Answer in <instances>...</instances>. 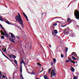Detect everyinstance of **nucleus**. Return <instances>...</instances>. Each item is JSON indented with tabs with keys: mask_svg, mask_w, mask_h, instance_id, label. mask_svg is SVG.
<instances>
[{
	"mask_svg": "<svg viewBox=\"0 0 79 79\" xmlns=\"http://www.w3.org/2000/svg\"><path fill=\"white\" fill-rule=\"evenodd\" d=\"M18 15H16L15 17V20L16 21H18L19 24L21 25V27L23 28H24V24H23V21L22 20V18L21 15H20V14L18 13Z\"/></svg>",
	"mask_w": 79,
	"mask_h": 79,
	"instance_id": "nucleus-1",
	"label": "nucleus"
},
{
	"mask_svg": "<svg viewBox=\"0 0 79 79\" xmlns=\"http://www.w3.org/2000/svg\"><path fill=\"white\" fill-rule=\"evenodd\" d=\"M74 15L75 16H76V18L77 19H79V11L76 10V12H74Z\"/></svg>",
	"mask_w": 79,
	"mask_h": 79,
	"instance_id": "nucleus-2",
	"label": "nucleus"
},
{
	"mask_svg": "<svg viewBox=\"0 0 79 79\" xmlns=\"http://www.w3.org/2000/svg\"><path fill=\"white\" fill-rule=\"evenodd\" d=\"M55 72V69H53L52 70L51 73V77H53V75H53V76H56V72Z\"/></svg>",
	"mask_w": 79,
	"mask_h": 79,
	"instance_id": "nucleus-3",
	"label": "nucleus"
},
{
	"mask_svg": "<svg viewBox=\"0 0 79 79\" xmlns=\"http://www.w3.org/2000/svg\"><path fill=\"white\" fill-rule=\"evenodd\" d=\"M1 35H5L7 38H8L9 37V36L7 34V32L6 31H5V32H1Z\"/></svg>",
	"mask_w": 79,
	"mask_h": 79,
	"instance_id": "nucleus-4",
	"label": "nucleus"
},
{
	"mask_svg": "<svg viewBox=\"0 0 79 79\" xmlns=\"http://www.w3.org/2000/svg\"><path fill=\"white\" fill-rule=\"evenodd\" d=\"M69 34V29H67L64 30V34Z\"/></svg>",
	"mask_w": 79,
	"mask_h": 79,
	"instance_id": "nucleus-5",
	"label": "nucleus"
},
{
	"mask_svg": "<svg viewBox=\"0 0 79 79\" xmlns=\"http://www.w3.org/2000/svg\"><path fill=\"white\" fill-rule=\"evenodd\" d=\"M9 34H10L11 37L12 38H14V40H15L16 39V37H15V36L12 33H9Z\"/></svg>",
	"mask_w": 79,
	"mask_h": 79,
	"instance_id": "nucleus-6",
	"label": "nucleus"
},
{
	"mask_svg": "<svg viewBox=\"0 0 79 79\" xmlns=\"http://www.w3.org/2000/svg\"><path fill=\"white\" fill-rule=\"evenodd\" d=\"M9 56L10 58H14V59H15L16 58V56L15 55H10Z\"/></svg>",
	"mask_w": 79,
	"mask_h": 79,
	"instance_id": "nucleus-7",
	"label": "nucleus"
},
{
	"mask_svg": "<svg viewBox=\"0 0 79 79\" xmlns=\"http://www.w3.org/2000/svg\"><path fill=\"white\" fill-rule=\"evenodd\" d=\"M23 15L25 17L26 19L27 20V21H29V19L27 18V16H26V14H25V13H23Z\"/></svg>",
	"mask_w": 79,
	"mask_h": 79,
	"instance_id": "nucleus-8",
	"label": "nucleus"
},
{
	"mask_svg": "<svg viewBox=\"0 0 79 79\" xmlns=\"http://www.w3.org/2000/svg\"><path fill=\"white\" fill-rule=\"evenodd\" d=\"M8 38H9V40H10V41L12 42H14V43H15V42L14 41L13 39L12 38H11L9 36Z\"/></svg>",
	"mask_w": 79,
	"mask_h": 79,
	"instance_id": "nucleus-9",
	"label": "nucleus"
},
{
	"mask_svg": "<svg viewBox=\"0 0 79 79\" xmlns=\"http://www.w3.org/2000/svg\"><path fill=\"white\" fill-rule=\"evenodd\" d=\"M68 59H69V61H70V62H71V63H76V62L72 60H71V58H68Z\"/></svg>",
	"mask_w": 79,
	"mask_h": 79,
	"instance_id": "nucleus-10",
	"label": "nucleus"
},
{
	"mask_svg": "<svg viewBox=\"0 0 79 79\" xmlns=\"http://www.w3.org/2000/svg\"><path fill=\"white\" fill-rule=\"evenodd\" d=\"M57 24H57V23H54V24H53V25H52V26H51L50 27V28L51 29H52V28H51V27H52V26H56V25H57Z\"/></svg>",
	"mask_w": 79,
	"mask_h": 79,
	"instance_id": "nucleus-11",
	"label": "nucleus"
},
{
	"mask_svg": "<svg viewBox=\"0 0 79 79\" xmlns=\"http://www.w3.org/2000/svg\"><path fill=\"white\" fill-rule=\"evenodd\" d=\"M71 70L73 72H74V71L75 70V69H74L73 67H71Z\"/></svg>",
	"mask_w": 79,
	"mask_h": 79,
	"instance_id": "nucleus-12",
	"label": "nucleus"
},
{
	"mask_svg": "<svg viewBox=\"0 0 79 79\" xmlns=\"http://www.w3.org/2000/svg\"><path fill=\"white\" fill-rule=\"evenodd\" d=\"M54 34H56L58 33V31L56 30H55L54 31Z\"/></svg>",
	"mask_w": 79,
	"mask_h": 79,
	"instance_id": "nucleus-13",
	"label": "nucleus"
},
{
	"mask_svg": "<svg viewBox=\"0 0 79 79\" xmlns=\"http://www.w3.org/2000/svg\"><path fill=\"white\" fill-rule=\"evenodd\" d=\"M44 79H49L47 77V75H44Z\"/></svg>",
	"mask_w": 79,
	"mask_h": 79,
	"instance_id": "nucleus-14",
	"label": "nucleus"
},
{
	"mask_svg": "<svg viewBox=\"0 0 79 79\" xmlns=\"http://www.w3.org/2000/svg\"><path fill=\"white\" fill-rule=\"evenodd\" d=\"M14 62L15 63V64H16L17 65H17H18V62H17V61H16V60H14Z\"/></svg>",
	"mask_w": 79,
	"mask_h": 79,
	"instance_id": "nucleus-15",
	"label": "nucleus"
},
{
	"mask_svg": "<svg viewBox=\"0 0 79 79\" xmlns=\"http://www.w3.org/2000/svg\"><path fill=\"white\" fill-rule=\"evenodd\" d=\"M20 73L21 74V73H22V66H21L20 67Z\"/></svg>",
	"mask_w": 79,
	"mask_h": 79,
	"instance_id": "nucleus-16",
	"label": "nucleus"
},
{
	"mask_svg": "<svg viewBox=\"0 0 79 79\" xmlns=\"http://www.w3.org/2000/svg\"><path fill=\"white\" fill-rule=\"evenodd\" d=\"M20 76L21 79H24L23 77V74H20Z\"/></svg>",
	"mask_w": 79,
	"mask_h": 79,
	"instance_id": "nucleus-17",
	"label": "nucleus"
},
{
	"mask_svg": "<svg viewBox=\"0 0 79 79\" xmlns=\"http://www.w3.org/2000/svg\"><path fill=\"white\" fill-rule=\"evenodd\" d=\"M6 23H7V24H11V23L10 22H9L8 21L6 22Z\"/></svg>",
	"mask_w": 79,
	"mask_h": 79,
	"instance_id": "nucleus-18",
	"label": "nucleus"
},
{
	"mask_svg": "<svg viewBox=\"0 0 79 79\" xmlns=\"http://www.w3.org/2000/svg\"><path fill=\"white\" fill-rule=\"evenodd\" d=\"M73 56H75V58H78L79 57L77 56V54H75V55H73Z\"/></svg>",
	"mask_w": 79,
	"mask_h": 79,
	"instance_id": "nucleus-19",
	"label": "nucleus"
},
{
	"mask_svg": "<svg viewBox=\"0 0 79 79\" xmlns=\"http://www.w3.org/2000/svg\"><path fill=\"white\" fill-rule=\"evenodd\" d=\"M37 65L39 66H42V65H41L39 63H37Z\"/></svg>",
	"mask_w": 79,
	"mask_h": 79,
	"instance_id": "nucleus-20",
	"label": "nucleus"
},
{
	"mask_svg": "<svg viewBox=\"0 0 79 79\" xmlns=\"http://www.w3.org/2000/svg\"><path fill=\"white\" fill-rule=\"evenodd\" d=\"M53 61L54 62V63H56V59L53 58Z\"/></svg>",
	"mask_w": 79,
	"mask_h": 79,
	"instance_id": "nucleus-21",
	"label": "nucleus"
},
{
	"mask_svg": "<svg viewBox=\"0 0 79 79\" xmlns=\"http://www.w3.org/2000/svg\"><path fill=\"white\" fill-rule=\"evenodd\" d=\"M74 36V34H73V33H71L70 34V36H71L72 37H73Z\"/></svg>",
	"mask_w": 79,
	"mask_h": 79,
	"instance_id": "nucleus-22",
	"label": "nucleus"
},
{
	"mask_svg": "<svg viewBox=\"0 0 79 79\" xmlns=\"http://www.w3.org/2000/svg\"><path fill=\"white\" fill-rule=\"evenodd\" d=\"M51 70H52V68H51L49 69L48 73H50V72H51Z\"/></svg>",
	"mask_w": 79,
	"mask_h": 79,
	"instance_id": "nucleus-23",
	"label": "nucleus"
},
{
	"mask_svg": "<svg viewBox=\"0 0 79 79\" xmlns=\"http://www.w3.org/2000/svg\"><path fill=\"white\" fill-rule=\"evenodd\" d=\"M24 62V60H22L20 62L21 64H23Z\"/></svg>",
	"mask_w": 79,
	"mask_h": 79,
	"instance_id": "nucleus-24",
	"label": "nucleus"
},
{
	"mask_svg": "<svg viewBox=\"0 0 79 79\" xmlns=\"http://www.w3.org/2000/svg\"><path fill=\"white\" fill-rule=\"evenodd\" d=\"M31 74H35V73H34V70H33L32 72H31Z\"/></svg>",
	"mask_w": 79,
	"mask_h": 79,
	"instance_id": "nucleus-25",
	"label": "nucleus"
},
{
	"mask_svg": "<svg viewBox=\"0 0 79 79\" xmlns=\"http://www.w3.org/2000/svg\"><path fill=\"white\" fill-rule=\"evenodd\" d=\"M76 52H73L72 53V55H76Z\"/></svg>",
	"mask_w": 79,
	"mask_h": 79,
	"instance_id": "nucleus-26",
	"label": "nucleus"
},
{
	"mask_svg": "<svg viewBox=\"0 0 79 79\" xmlns=\"http://www.w3.org/2000/svg\"><path fill=\"white\" fill-rule=\"evenodd\" d=\"M0 20L1 21H3V20L2 17H0Z\"/></svg>",
	"mask_w": 79,
	"mask_h": 79,
	"instance_id": "nucleus-27",
	"label": "nucleus"
},
{
	"mask_svg": "<svg viewBox=\"0 0 79 79\" xmlns=\"http://www.w3.org/2000/svg\"><path fill=\"white\" fill-rule=\"evenodd\" d=\"M68 48L67 47L65 48V51L66 52H68Z\"/></svg>",
	"mask_w": 79,
	"mask_h": 79,
	"instance_id": "nucleus-28",
	"label": "nucleus"
},
{
	"mask_svg": "<svg viewBox=\"0 0 79 79\" xmlns=\"http://www.w3.org/2000/svg\"><path fill=\"white\" fill-rule=\"evenodd\" d=\"M72 57L73 59V60H75V57H74V56L73 57V56H72Z\"/></svg>",
	"mask_w": 79,
	"mask_h": 79,
	"instance_id": "nucleus-29",
	"label": "nucleus"
},
{
	"mask_svg": "<svg viewBox=\"0 0 79 79\" xmlns=\"http://www.w3.org/2000/svg\"><path fill=\"white\" fill-rule=\"evenodd\" d=\"M9 60L11 62H13L14 61V60Z\"/></svg>",
	"mask_w": 79,
	"mask_h": 79,
	"instance_id": "nucleus-30",
	"label": "nucleus"
},
{
	"mask_svg": "<svg viewBox=\"0 0 79 79\" xmlns=\"http://www.w3.org/2000/svg\"><path fill=\"white\" fill-rule=\"evenodd\" d=\"M0 27H1V28H2V29H3V27L2 26V25L0 24Z\"/></svg>",
	"mask_w": 79,
	"mask_h": 79,
	"instance_id": "nucleus-31",
	"label": "nucleus"
},
{
	"mask_svg": "<svg viewBox=\"0 0 79 79\" xmlns=\"http://www.w3.org/2000/svg\"><path fill=\"white\" fill-rule=\"evenodd\" d=\"M1 38L2 39H4V36H2L1 37Z\"/></svg>",
	"mask_w": 79,
	"mask_h": 79,
	"instance_id": "nucleus-32",
	"label": "nucleus"
},
{
	"mask_svg": "<svg viewBox=\"0 0 79 79\" xmlns=\"http://www.w3.org/2000/svg\"><path fill=\"white\" fill-rule=\"evenodd\" d=\"M70 19H70V18H68V19L67 20V22H68V21H69Z\"/></svg>",
	"mask_w": 79,
	"mask_h": 79,
	"instance_id": "nucleus-33",
	"label": "nucleus"
},
{
	"mask_svg": "<svg viewBox=\"0 0 79 79\" xmlns=\"http://www.w3.org/2000/svg\"><path fill=\"white\" fill-rule=\"evenodd\" d=\"M64 56H63V54H61V58H63Z\"/></svg>",
	"mask_w": 79,
	"mask_h": 79,
	"instance_id": "nucleus-34",
	"label": "nucleus"
},
{
	"mask_svg": "<svg viewBox=\"0 0 79 79\" xmlns=\"http://www.w3.org/2000/svg\"><path fill=\"white\" fill-rule=\"evenodd\" d=\"M51 66H53V62L52 61L51 63Z\"/></svg>",
	"mask_w": 79,
	"mask_h": 79,
	"instance_id": "nucleus-35",
	"label": "nucleus"
},
{
	"mask_svg": "<svg viewBox=\"0 0 79 79\" xmlns=\"http://www.w3.org/2000/svg\"><path fill=\"white\" fill-rule=\"evenodd\" d=\"M73 79H77V77H76V76H75V77H73Z\"/></svg>",
	"mask_w": 79,
	"mask_h": 79,
	"instance_id": "nucleus-36",
	"label": "nucleus"
},
{
	"mask_svg": "<svg viewBox=\"0 0 79 79\" xmlns=\"http://www.w3.org/2000/svg\"><path fill=\"white\" fill-rule=\"evenodd\" d=\"M6 48H5V50H3V52H6Z\"/></svg>",
	"mask_w": 79,
	"mask_h": 79,
	"instance_id": "nucleus-37",
	"label": "nucleus"
},
{
	"mask_svg": "<svg viewBox=\"0 0 79 79\" xmlns=\"http://www.w3.org/2000/svg\"><path fill=\"white\" fill-rule=\"evenodd\" d=\"M3 29V31H4V32H6V31H5V29H4V28H3V29Z\"/></svg>",
	"mask_w": 79,
	"mask_h": 79,
	"instance_id": "nucleus-38",
	"label": "nucleus"
},
{
	"mask_svg": "<svg viewBox=\"0 0 79 79\" xmlns=\"http://www.w3.org/2000/svg\"><path fill=\"white\" fill-rule=\"evenodd\" d=\"M65 62L66 63H67V62H69V60H67L65 61Z\"/></svg>",
	"mask_w": 79,
	"mask_h": 79,
	"instance_id": "nucleus-39",
	"label": "nucleus"
},
{
	"mask_svg": "<svg viewBox=\"0 0 79 79\" xmlns=\"http://www.w3.org/2000/svg\"><path fill=\"white\" fill-rule=\"evenodd\" d=\"M23 64H24L25 66H26V63H25V62H23Z\"/></svg>",
	"mask_w": 79,
	"mask_h": 79,
	"instance_id": "nucleus-40",
	"label": "nucleus"
},
{
	"mask_svg": "<svg viewBox=\"0 0 79 79\" xmlns=\"http://www.w3.org/2000/svg\"><path fill=\"white\" fill-rule=\"evenodd\" d=\"M2 77V78H5V76L4 75H3Z\"/></svg>",
	"mask_w": 79,
	"mask_h": 79,
	"instance_id": "nucleus-41",
	"label": "nucleus"
},
{
	"mask_svg": "<svg viewBox=\"0 0 79 79\" xmlns=\"http://www.w3.org/2000/svg\"><path fill=\"white\" fill-rule=\"evenodd\" d=\"M49 46L50 47H52V46H51V45L50 44H49Z\"/></svg>",
	"mask_w": 79,
	"mask_h": 79,
	"instance_id": "nucleus-42",
	"label": "nucleus"
},
{
	"mask_svg": "<svg viewBox=\"0 0 79 79\" xmlns=\"http://www.w3.org/2000/svg\"><path fill=\"white\" fill-rule=\"evenodd\" d=\"M2 76V74L0 72V76Z\"/></svg>",
	"mask_w": 79,
	"mask_h": 79,
	"instance_id": "nucleus-43",
	"label": "nucleus"
},
{
	"mask_svg": "<svg viewBox=\"0 0 79 79\" xmlns=\"http://www.w3.org/2000/svg\"><path fill=\"white\" fill-rule=\"evenodd\" d=\"M17 38H18V39H19V36H17Z\"/></svg>",
	"mask_w": 79,
	"mask_h": 79,
	"instance_id": "nucleus-44",
	"label": "nucleus"
},
{
	"mask_svg": "<svg viewBox=\"0 0 79 79\" xmlns=\"http://www.w3.org/2000/svg\"><path fill=\"white\" fill-rule=\"evenodd\" d=\"M52 35H54V33H53V31H52Z\"/></svg>",
	"mask_w": 79,
	"mask_h": 79,
	"instance_id": "nucleus-45",
	"label": "nucleus"
},
{
	"mask_svg": "<svg viewBox=\"0 0 79 79\" xmlns=\"http://www.w3.org/2000/svg\"><path fill=\"white\" fill-rule=\"evenodd\" d=\"M2 52V53L3 55V56H4V55H5L4 54H3V52Z\"/></svg>",
	"mask_w": 79,
	"mask_h": 79,
	"instance_id": "nucleus-46",
	"label": "nucleus"
},
{
	"mask_svg": "<svg viewBox=\"0 0 79 79\" xmlns=\"http://www.w3.org/2000/svg\"><path fill=\"white\" fill-rule=\"evenodd\" d=\"M42 70L40 72V73H42V72L43 71V70H44V69H43V68H42Z\"/></svg>",
	"mask_w": 79,
	"mask_h": 79,
	"instance_id": "nucleus-47",
	"label": "nucleus"
},
{
	"mask_svg": "<svg viewBox=\"0 0 79 79\" xmlns=\"http://www.w3.org/2000/svg\"><path fill=\"white\" fill-rule=\"evenodd\" d=\"M6 58H7V56H5V55H4V56Z\"/></svg>",
	"mask_w": 79,
	"mask_h": 79,
	"instance_id": "nucleus-48",
	"label": "nucleus"
},
{
	"mask_svg": "<svg viewBox=\"0 0 79 79\" xmlns=\"http://www.w3.org/2000/svg\"><path fill=\"white\" fill-rule=\"evenodd\" d=\"M31 48H32V46H31L30 48V49H31Z\"/></svg>",
	"mask_w": 79,
	"mask_h": 79,
	"instance_id": "nucleus-49",
	"label": "nucleus"
},
{
	"mask_svg": "<svg viewBox=\"0 0 79 79\" xmlns=\"http://www.w3.org/2000/svg\"><path fill=\"white\" fill-rule=\"evenodd\" d=\"M1 32H3V31L2 30H1Z\"/></svg>",
	"mask_w": 79,
	"mask_h": 79,
	"instance_id": "nucleus-50",
	"label": "nucleus"
},
{
	"mask_svg": "<svg viewBox=\"0 0 79 79\" xmlns=\"http://www.w3.org/2000/svg\"><path fill=\"white\" fill-rule=\"evenodd\" d=\"M65 26H61V27H64Z\"/></svg>",
	"mask_w": 79,
	"mask_h": 79,
	"instance_id": "nucleus-51",
	"label": "nucleus"
},
{
	"mask_svg": "<svg viewBox=\"0 0 79 79\" xmlns=\"http://www.w3.org/2000/svg\"><path fill=\"white\" fill-rule=\"evenodd\" d=\"M7 59H8V60H10V59H9V58H8L7 57L6 58Z\"/></svg>",
	"mask_w": 79,
	"mask_h": 79,
	"instance_id": "nucleus-52",
	"label": "nucleus"
},
{
	"mask_svg": "<svg viewBox=\"0 0 79 79\" xmlns=\"http://www.w3.org/2000/svg\"><path fill=\"white\" fill-rule=\"evenodd\" d=\"M2 50L3 51V50H4V48H3L2 49Z\"/></svg>",
	"mask_w": 79,
	"mask_h": 79,
	"instance_id": "nucleus-53",
	"label": "nucleus"
},
{
	"mask_svg": "<svg viewBox=\"0 0 79 79\" xmlns=\"http://www.w3.org/2000/svg\"><path fill=\"white\" fill-rule=\"evenodd\" d=\"M17 27H18V28H19V26H17Z\"/></svg>",
	"mask_w": 79,
	"mask_h": 79,
	"instance_id": "nucleus-54",
	"label": "nucleus"
},
{
	"mask_svg": "<svg viewBox=\"0 0 79 79\" xmlns=\"http://www.w3.org/2000/svg\"><path fill=\"white\" fill-rule=\"evenodd\" d=\"M75 60H77V58H75Z\"/></svg>",
	"mask_w": 79,
	"mask_h": 79,
	"instance_id": "nucleus-55",
	"label": "nucleus"
},
{
	"mask_svg": "<svg viewBox=\"0 0 79 79\" xmlns=\"http://www.w3.org/2000/svg\"><path fill=\"white\" fill-rule=\"evenodd\" d=\"M77 27H79V26H78V25H77Z\"/></svg>",
	"mask_w": 79,
	"mask_h": 79,
	"instance_id": "nucleus-56",
	"label": "nucleus"
},
{
	"mask_svg": "<svg viewBox=\"0 0 79 79\" xmlns=\"http://www.w3.org/2000/svg\"><path fill=\"white\" fill-rule=\"evenodd\" d=\"M36 79H39L38 78H37Z\"/></svg>",
	"mask_w": 79,
	"mask_h": 79,
	"instance_id": "nucleus-57",
	"label": "nucleus"
},
{
	"mask_svg": "<svg viewBox=\"0 0 79 79\" xmlns=\"http://www.w3.org/2000/svg\"><path fill=\"white\" fill-rule=\"evenodd\" d=\"M70 22H71V21H69V23H70Z\"/></svg>",
	"mask_w": 79,
	"mask_h": 79,
	"instance_id": "nucleus-58",
	"label": "nucleus"
},
{
	"mask_svg": "<svg viewBox=\"0 0 79 79\" xmlns=\"http://www.w3.org/2000/svg\"><path fill=\"white\" fill-rule=\"evenodd\" d=\"M1 77H2L0 76V78H1Z\"/></svg>",
	"mask_w": 79,
	"mask_h": 79,
	"instance_id": "nucleus-59",
	"label": "nucleus"
},
{
	"mask_svg": "<svg viewBox=\"0 0 79 79\" xmlns=\"http://www.w3.org/2000/svg\"><path fill=\"white\" fill-rule=\"evenodd\" d=\"M74 1H76V0H73Z\"/></svg>",
	"mask_w": 79,
	"mask_h": 79,
	"instance_id": "nucleus-60",
	"label": "nucleus"
},
{
	"mask_svg": "<svg viewBox=\"0 0 79 79\" xmlns=\"http://www.w3.org/2000/svg\"><path fill=\"white\" fill-rule=\"evenodd\" d=\"M20 28V29H21V28Z\"/></svg>",
	"mask_w": 79,
	"mask_h": 79,
	"instance_id": "nucleus-61",
	"label": "nucleus"
},
{
	"mask_svg": "<svg viewBox=\"0 0 79 79\" xmlns=\"http://www.w3.org/2000/svg\"><path fill=\"white\" fill-rule=\"evenodd\" d=\"M78 61V60H77V61Z\"/></svg>",
	"mask_w": 79,
	"mask_h": 79,
	"instance_id": "nucleus-62",
	"label": "nucleus"
},
{
	"mask_svg": "<svg viewBox=\"0 0 79 79\" xmlns=\"http://www.w3.org/2000/svg\"><path fill=\"white\" fill-rule=\"evenodd\" d=\"M71 31H73L72 30Z\"/></svg>",
	"mask_w": 79,
	"mask_h": 79,
	"instance_id": "nucleus-63",
	"label": "nucleus"
},
{
	"mask_svg": "<svg viewBox=\"0 0 79 79\" xmlns=\"http://www.w3.org/2000/svg\"><path fill=\"white\" fill-rule=\"evenodd\" d=\"M0 42H1V41H0Z\"/></svg>",
	"mask_w": 79,
	"mask_h": 79,
	"instance_id": "nucleus-64",
	"label": "nucleus"
}]
</instances>
